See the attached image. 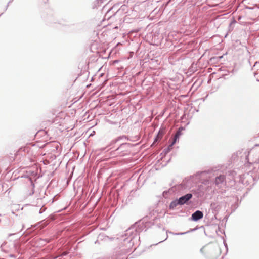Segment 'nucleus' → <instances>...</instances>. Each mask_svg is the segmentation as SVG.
<instances>
[{"instance_id": "1", "label": "nucleus", "mask_w": 259, "mask_h": 259, "mask_svg": "<svg viewBox=\"0 0 259 259\" xmlns=\"http://www.w3.org/2000/svg\"><path fill=\"white\" fill-rule=\"evenodd\" d=\"M192 197V195L191 194H187L180 197L179 200L172 202L170 204V206L171 207L173 205L176 206L177 204L183 205L189 201Z\"/></svg>"}, {"instance_id": "2", "label": "nucleus", "mask_w": 259, "mask_h": 259, "mask_svg": "<svg viewBox=\"0 0 259 259\" xmlns=\"http://www.w3.org/2000/svg\"><path fill=\"white\" fill-rule=\"evenodd\" d=\"M203 217V213L199 210H197L192 214V219L194 221H198V220L202 219Z\"/></svg>"}, {"instance_id": "3", "label": "nucleus", "mask_w": 259, "mask_h": 259, "mask_svg": "<svg viewBox=\"0 0 259 259\" xmlns=\"http://www.w3.org/2000/svg\"><path fill=\"white\" fill-rule=\"evenodd\" d=\"M181 135V133L180 131H178L176 134H175V136L174 138L173 141L171 144L169 146L168 149H172V146L175 144L176 142V141L179 138L180 136Z\"/></svg>"}, {"instance_id": "4", "label": "nucleus", "mask_w": 259, "mask_h": 259, "mask_svg": "<svg viewBox=\"0 0 259 259\" xmlns=\"http://www.w3.org/2000/svg\"><path fill=\"white\" fill-rule=\"evenodd\" d=\"M225 180V176L223 175L219 176L215 178L216 184L222 183Z\"/></svg>"}, {"instance_id": "5", "label": "nucleus", "mask_w": 259, "mask_h": 259, "mask_svg": "<svg viewBox=\"0 0 259 259\" xmlns=\"http://www.w3.org/2000/svg\"><path fill=\"white\" fill-rule=\"evenodd\" d=\"M162 136H163V134L162 133H161L160 132H159L158 133V134H157V137L155 138L153 144L156 143L159 140L161 139L162 138Z\"/></svg>"}, {"instance_id": "6", "label": "nucleus", "mask_w": 259, "mask_h": 259, "mask_svg": "<svg viewBox=\"0 0 259 259\" xmlns=\"http://www.w3.org/2000/svg\"><path fill=\"white\" fill-rule=\"evenodd\" d=\"M53 144L56 145H55V147H56V148H57V147H58V144H56V143H53Z\"/></svg>"}, {"instance_id": "7", "label": "nucleus", "mask_w": 259, "mask_h": 259, "mask_svg": "<svg viewBox=\"0 0 259 259\" xmlns=\"http://www.w3.org/2000/svg\"><path fill=\"white\" fill-rule=\"evenodd\" d=\"M66 252H64V253H63V255H66Z\"/></svg>"}, {"instance_id": "8", "label": "nucleus", "mask_w": 259, "mask_h": 259, "mask_svg": "<svg viewBox=\"0 0 259 259\" xmlns=\"http://www.w3.org/2000/svg\"><path fill=\"white\" fill-rule=\"evenodd\" d=\"M251 152H249V155H250L251 154Z\"/></svg>"}]
</instances>
